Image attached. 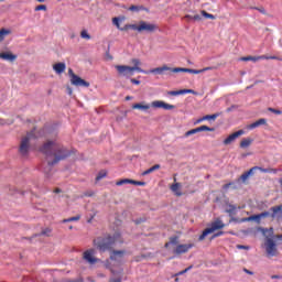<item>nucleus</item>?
<instances>
[{
    "instance_id": "f257e3e1",
    "label": "nucleus",
    "mask_w": 282,
    "mask_h": 282,
    "mask_svg": "<svg viewBox=\"0 0 282 282\" xmlns=\"http://www.w3.org/2000/svg\"><path fill=\"white\" fill-rule=\"evenodd\" d=\"M42 153L46 156L48 164L54 165L61 160H65L72 155V151L64 145H61L58 141H47L41 148Z\"/></svg>"
},
{
    "instance_id": "f03ea898",
    "label": "nucleus",
    "mask_w": 282,
    "mask_h": 282,
    "mask_svg": "<svg viewBox=\"0 0 282 282\" xmlns=\"http://www.w3.org/2000/svg\"><path fill=\"white\" fill-rule=\"evenodd\" d=\"M116 243H122V240L120 239V234H115L113 237L108 238H97L94 240V246L100 252H107V250H111Z\"/></svg>"
},
{
    "instance_id": "7ed1b4c3",
    "label": "nucleus",
    "mask_w": 282,
    "mask_h": 282,
    "mask_svg": "<svg viewBox=\"0 0 282 282\" xmlns=\"http://www.w3.org/2000/svg\"><path fill=\"white\" fill-rule=\"evenodd\" d=\"M165 248H167L173 254H186V252L193 248V243L182 245L177 237H173L167 243H165Z\"/></svg>"
},
{
    "instance_id": "20e7f679",
    "label": "nucleus",
    "mask_w": 282,
    "mask_h": 282,
    "mask_svg": "<svg viewBox=\"0 0 282 282\" xmlns=\"http://www.w3.org/2000/svg\"><path fill=\"white\" fill-rule=\"evenodd\" d=\"M126 28L139 33L147 32L148 34H153V32H158V24L147 21H140L137 24H128Z\"/></svg>"
},
{
    "instance_id": "39448f33",
    "label": "nucleus",
    "mask_w": 282,
    "mask_h": 282,
    "mask_svg": "<svg viewBox=\"0 0 282 282\" xmlns=\"http://www.w3.org/2000/svg\"><path fill=\"white\" fill-rule=\"evenodd\" d=\"M115 69H117L119 76H124L126 78L133 76V72H139L140 74H148L147 70L142 69L141 67H131L127 65H116Z\"/></svg>"
},
{
    "instance_id": "423d86ee",
    "label": "nucleus",
    "mask_w": 282,
    "mask_h": 282,
    "mask_svg": "<svg viewBox=\"0 0 282 282\" xmlns=\"http://www.w3.org/2000/svg\"><path fill=\"white\" fill-rule=\"evenodd\" d=\"M36 138V130L31 131L28 135L22 138L19 148L21 155H28V153H30V142Z\"/></svg>"
},
{
    "instance_id": "0eeeda50",
    "label": "nucleus",
    "mask_w": 282,
    "mask_h": 282,
    "mask_svg": "<svg viewBox=\"0 0 282 282\" xmlns=\"http://www.w3.org/2000/svg\"><path fill=\"white\" fill-rule=\"evenodd\" d=\"M226 225L223 224L221 220H215L212 223V226L203 231V234L199 236V241H204L208 235H213L215 230H221Z\"/></svg>"
},
{
    "instance_id": "6e6552de",
    "label": "nucleus",
    "mask_w": 282,
    "mask_h": 282,
    "mask_svg": "<svg viewBox=\"0 0 282 282\" xmlns=\"http://www.w3.org/2000/svg\"><path fill=\"white\" fill-rule=\"evenodd\" d=\"M68 76L70 78V85H74V87H89V83L74 74L72 68L68 69Z\"/></svg>"
},
{
    "instance_id": "1a4fd4ad",
    "label": "nucleus",
    "mask_w": 282,
    "mask_h": 282,
    "mask_svg": "<svg viewBox=\"0 0 282 282\" xmlns=\"http://www.w3.org/2000/svg\"><path fill=\"white\" fill-rule=\"evenodd\" d=\"M83 259L84 261H87V263H90V265H94V263H98L100 261V259L96 258V249L86 250Z\"/></svg>"
},
{
    "instance_id": "9d476101",
    "label": "nucleus",
    "mask_w": 282,
    "mask_h": 282,
    "mask_svg": "<svg viewBox=\"0 0 282 282\" xmlns=\"http://www.w3.org/2000/svg\"><path fill=\"white\" fill-rule=\"evenodd\" d=\"M124 254H127L124 250L110 251V261L113 262V265H118L119 263H122V259H124Z\"/></svg>"
},
{
    "instance_id": "9b49d317",
    "label": "nucleus",
    "mask_w": 282,
    "mask_h": 282,
    "mask_svg": "<svg viewBox=\"0 0 282 282\" xmlns=\"http://www.w3.org/2000/svg\"><path fill=\"white\" fill-rule=\"evenodd\" d=\"M264 248L269 257H276V242H274L272 238L267 239Z\"/></svg>"
},
{
    "instance_id": "f8f14e48",
    "label": "nucleus",
    "mask_w": 282,
    "mask_h": 282,
    "mask_svg": "<svg viewBox=\"0 0 282 282\" xmlns=\"http://www.w3.org/2000/svg\"><path fill=\"white\" fill-rule=\"evenodd\" d=\"M150 107H152L153 109H165L166 111L175 109V106L166 104L163 100H154L150 104Z\"/></svg>"
},
{
    "instance_id": "ddd939ff",
    "label": "nucleus",
    "mask_w": 282,
    "mask_h": 282,
    "mask_svg": "<svg viewBox=\"0 0 282 282\" xmlns=\"http://www.w3.org/2000/svg\"><path fill=\"white\" fill-rule=\"evenodd\" d=\"M270 216V212H264L258 215L249 216L245 218V221H254L256 224H261V219H265V217Z\"/></svg>"
},
{
    "instance_id": "4468645a",
    "label": "nucleus",
    "mask_w": 282,
    "mask_h": 282,
    "mask_svg": "<svg viewBox=\"0 0 282 282\" xmlns=\"http://www.w3.org/2000/svg\"><path fill=\"white\" fill-rule=\"evenodd\" d=\"M202 131H215V129L209 128L208 126H200L198 128L188 130L187 132H185V138H188L191 135H195V133H199Z\"/></svg>"
},
{
    "instance_id": "2eb2a0df",
    "label": "nucleus",
    "mask_w": 282,
    "mask_h": 282,
    "mask_svg": "<svg viewBox=\"0 0 282 282\" xmlns=\"http://www.w3.org/2000/svg\"><path fill=\"white\" fill-rule=\"evenodd\" d=\"M0 58L2 61H8L9 63H14L17 61V54H13L10 51L0 53Z\"/></svg>"
},
{
    "instance_id": "dca6fc26",
    "label": "nucleus",
    "mask_w": 282,
    "mask_h": 282,
    "mask_svg": "<svg viewBox=\"0 0 282 282\" xmlns=\"http://www.w3.org/2000/svg\"><path fill=\"white\" fill-rule=\"evenodd\" d=\"M270 216L272 219H281L282 217V206H275L270 209Z\"/></svg>"
},
{
    "instance_id": "f3484780",
    "label": "nucleus",
    "mask_w": 282,
    "mask_h": 282,
    "mask_svg": "<svg viewBox=\"0 0 282 282\" xmlns=\"http://www.w3.org/2000/svg\"><path fill=\"white\" fill-rule=\"evenodd\" d=\"M243 130H239L232 134H230L227 139L224 140V144L228 145V144H232V142L236 141L237 138H239L240 135H243Z\"/></svg>"
},
{
    "instance_id": "a211bd4d",
    "label": "nucleus",
    "mask_w": 282,
    "mask_h": 282,
    "mask_svg": "<svg viewBox=\"0 0 282 282\" xmlns=\"http://www.w3.org/2000/svg\"><path fill=\"white\" fill-rule=\"evenodd\" d=\"M67 69V65L63 62L59 63H55L53 65V70L55 72V74H57L58 76H61V74H64V72Z\"/></svg>"
},
{
    "instance_id": "6ab92c4d",
    "label": "nucleus",
    "mask_w": 282,
    "mask_h": 282,
    "mask_svg": "<svg viewBox=\"0 0 282 282\" xmlns=\"http://www.w3.org/2000/svg\"><path fill=\"white\" fill-rule=\"evenodd\" d=\"M164 72H171V67L163 65L161 67L152 68L149 72H147L145 74H159L160 76H162V74H164Z\"/></svg>"
},
{
    "instance_id": "aec40b11",
    "label": "nucleus",
    "mask_w": 282,
    "mask_h": 282,
    "mask_svg": "<svg viewBox=\"0 0 282 282\" xmlns=\"http://www.w3.org/2000/svg\"><path fill=\"white\" fill-rule=\"evenodd\" d=\"M12 34V29L10 28H2L0 29V43H3L8 36Z\"/></svg>"
},
{
    "instance_id": "412c9836",
    "label": "nucleus",
    "mask_w": 282,
    "mask_h": 282,
    "mask_svg": "<svg viewBox=\"0 0 282 282\" xmlns=\"http://www.w3.org/2000/svg\"><path fill=\"white\" fill-rule=\"evenodd\" d=\"M132 109H139V111H149V109H151V104H145L144 101L134 104Z\"/></svg>"
},
{
    "instance_id": "4be33fe9",
    "label": "nucleus",
    "mask_w": 282,
    "mask_h": 282,
    "mask_svg": "<svg viewBox=\"0 0 282 282\" xmlns=\"http://www.w3.org/2000/svg\"><path fill=\"white\" fill-rule=\"evenodd\" d=\"M217 118H219V113L207 115L200 119H197L195 121V124H199V123L204 122V120H217Z\"/></svg>"
},
{
    "instance_id": "5701e85b",
    "label": "nucleus",
    "mask_w": 282,
    "mask_h": 282,
    "mask_svg": "<svg viewBox=\"0 0 282 282\" xmlns=\"http://www.w3.org/2000/svg\"><path fill=\"white\" fill-rule=\"evenodd\" d=\"M171 191L174 192V194L177 195V197H182V184L174 183L171 186Z\"/></svg>"
},
{
    "instance_id": "b1692460",
    "label": "nucleus",
    "mask_w": 282,
    "mask_h": 282,
    "mask_svg": "<svg viewBox=\"0 0 282 282\" xmlns=\"http://www.w3.org/2000/svg\"><path fill=\"white\" fill-rule=\"evenodd\" d=\"M263 124H268V120H265V119L262 118V119H259L258 121H256V122L249 124V126H248V129H257V127H261V126H263Z\"/></svg>"
},
{
    "instance_id": "393cba45",
    "label": "nucleus",
    "mask_w": 282,
    "mask_h": 282,
    "mask_svg": "<svg viewBox=\"0 0 282 282\" xmlns=\"http://www.w3.org/2000/svg\"><path fill=\"white\" fill-rule=\"evenodd\" d=\"M263 58H265V55L262 56H247V57H241V61H252L253 63H257V61H263Z\"/></svg>"
},
{
    "instance_id": "a878e982",
    "label": "nucleus",
    "mask_w": 282,
    "mask_h": 282,
    "mask_svg": "<svg viewBox=\"0 0 282 282\" xmlns=\"http://www.w3.org/2000/svg\"><path fill=\"white\" fill-rule=\"evenodd\" d=\"M254 171H257V167H251L247 173L241 175L242 182H246L250 175H254Z\"/></svg>"
},
{
    "instance_id": "bb28decb",
    "label": "nucleus",
    "mask_w": 282,
    "mask_h": 282,
    "mask_svg": "<svg viewBox=\"0 0 282 282\" xmlns=\"http://www.w3.org/2000/svg\"><path fill=\"white\" fill-rule=\"evenodd\" d=\"M250 144H252V139H250V138L242 139V141L240 142V148L248 149V147H250Z\"/></svg>"
},
{
    "instance_id": "cd10ccee",
    "label": "nucleus",
    "mask_w": 282,
    "mask_h": 282,
    "mask_svg": "<svg viewBox=\"0 0 282 282\" xmlns=\"http://www.w3.org/2000/svg\"><path fill=\"white\" fill-rule=\"evenodd\" d=\"M122 20L120 19V18H113L112 19V23L116 25V28L118 29V30H131L130 28H124V29H122V28H120V22H121Z\"/></svg>"
},
{
    "instance_id": "c85d7f7f",
    "label": "nucleus",
    "mask_w": 282,
    "mask_h": 282,
    "mask_svg": "<svg viewBox=\"0 0 282 282\" xmlns=\"http://www.w3.org/2000/svg\"><path fill=\"white\" fill-rule=\"evenodd\" d=\"M158 170H160V164H155L154 166L148 169L147 171H144L142 173V175H149V174H151V173H153L154 171H158Z\"/></svg>"
},
{
    "instance_id": "c756f323",
    "label": "nucleus",
    "mask_w": 282,
    "mask_h": 282,
    "mask_svg": "<svg viewBox=\"0 0 282 282\" xmlns=\"http://www.w3.org/2000/svg\"><path fill=\"white\" fill-rule=\"evenodd\" d=\"M124 184H133V180L131 178H123V180H120L116 183L117 186H122Z\"/></svg>"
},
{
    "instance_id": "7c9ffc66",
    "label": "nucleus",
    "mask_w": 282,
    "mask_h": 282,
    "mask_svg": "<svg viewBox=\"0 0 282 282\" xmlns=\"http://www.w3.org/2000/svg\"><path fill=\"white\" fill-rule=\"evenodd\" d=\"M80 37L82 39H86V41H89L91 39V35H89V33L87 32V30H83L80 32Z\"/></svg>"
},
{
    "instance_id": "2f4dec72",
    "label": "nucleus",
    "mask_w": 282,
    "mask_h": 282,
    "mask_svg": "<svg viewBox=\"0 0 282 282\" xmlns=\"http://www.w3.org/2000/svg\"><path fill=\"white\" fill-rule=\"evenodd\" d=\"M104 177H107V172L105 171L99 172L96 177V182H100V180H104Z\"/></svg>"
},
{
    "instance_id": "473e14b6",
    "label": "nucleus",
    "mask_w": 282,
    "mask_h": 282,
    "mask_svg": "<svg viewBox=\"0 0 282 282\" xmlns=\"http://www.w3.org/2000/svg\"><path fill=\"white\" fill-rule=\"evenodd\" d=\"M186 73H187V74H204V70H202V69H191V68H187Z\"/></svg>"
},
{
    "instance_id": "72a5a7b5",
    "label": "nucleus",
    "mask_w": 282,
    "mask_h": 282,
    "mask_svg": "<svg viewBox=\"0 0 282 282\" xmlns=\"http://www.w3.org/2000/svg\"><path fill=\"white\" fill-rule=\"evenodd\" d=\"M129 10H130L131 12H140V10H143V8H142V7H138V6H131V7L129 8Z\"/></svg>"
},
{
    "instance_id": "f704fd0d",
    "label": "nucleus",
    "mask_w": 282,
    "mask_h": 282,
    "mask_svg": "<svg viewBox=\"0 0 282 282\" xmlns=\"http://www.w3.org/2000/svg\"><path fill=\"white\" fill-rule=\"evenodd\" d=\"M185 19H189V20H194V21H199V19H202V17H199V14L186 15Z\"/></svg>"
},
{
    "instance_id": "c9c22d12",
    "label": "nucleus",
    "mask_w": 282,
    "mask_h": 282,
    "mask_svg": "<svg viewBox=\"0 0 282 282\" xmlns=\"http://www.w3.org/2000/svg\"><path fill=\"white\" fill-rule=\"evenodd\" d=\"M131 63H132V65H134V66H132V67H140V65H142V63L140 62L139 58H133V59L131 61Z\"/></svg>"
},
{
    "instance_id": "e433bc0d",
    "label": "nucleus",
    "mask_w": 282,
    "mask_h": 282,
    "mask_svg": "<svg viewBox=\"0 0 282 282\" xmlns=\"http://www.w3.org/2000/svg\"><path fill=\"white\" fill-rule=\"evenodd\" d=\"M171 70L174 73V74H178V72H187V68H182V67H176V68H171Z\"/></svg>"
},
{
    "instance_id": "4c0bfd02",
    "label": "nucleus",
    "mask_w": 282,
    "mask_h": 282,
    "mask_svg": "<svg viewBox=\"0 0 282 282\" xmlns=\"http://www.w3.org/2000/svg\"><path fill=\"white\" fill-rule=\"evenodd\" d=\"M202 14L205 17V19H215V15H213L206 11H202Z\"/></svg>"
},
{
    "instance_id": "58836bf2",
    "label": "nucleus",
    "mask_w": 282,
    "mask_h": 282,
    "mask_svg": "<svg viewBox=\"0 0 282 282\" xmlns=\"http://www.w3.org/2000/svg\"><path fill=\"white\" fill-rule=\"evenodd\" d=\"M253 169H256V171H260V173H270V170H268V169H262L259 166H254Z\"/></svg>"
},
{
    "instance_id": "ea45409f",
    "label": "nucleus",
    "mask_w": 282,
    "mask_h": 282,
    "mask_svg": "<svg viewBox=\"0 0 282 282\" xmlns=\"http://www.w3.org/2000/svg\"><path fill=\"white\" fill-rule=\"evenodd\" d=\"M134 186H147V183L140 181H133L132 183Z\"/></svg>"
},
{
    "instance_id": "a19ab883",
    "label": "nucleus",
    "mask_w": 282,
    "mask_h": 282,
    "mask_svg": "<svg viewBox=\"0 0 282 282\" xmlns=\"http://www.w3.org/2000/svg\"><path fill=\"white\" fill-rule=\"evenodd\" d=\"M237 248H238V250H249L250 249L249 246H243V245H238Z\"/></svg>"
},
{
    "instance_id": "79ce46f5",
    "label": "nucleus",
    "mask_w": 282,
    "mask_h": 282,
    "mask_svg": "<svg viewBox=\"0 0 282 282\" xmlns=\"http://www.w3.org/2000/svg\"><path fill=\"white\" fill-rule=\"evenodd\" d=\"M36 11H41V10H47V7H45V4H40L35 8Z\"/></svg>"
},
{
    "instance_id": "37998d69",
    "label": "nucleus",
    "mask_w": 282,
    "mask_h": 282,
    "mask_svg": "<svg viewBox=\"0 0 282 282\" xmlns=\"http://www.w3.org/2000/svg\"><path fill=\"white\" fill-rule=\"evenodd\" d=\"M269 111H271L272 113H276V116H281V110L269 108Z\"/></svg>"
},
{
    "instance_id": "c03bdc74",
    "label": "nucleus",
    "mask_w": 282,
    "mask_h": 282,
    "mask_svg": "<svg viewBox=\"0 0 282 282\" xmlns=\"http://www.w3.org/2000/svg\"><path fill=\"white\" fill-rule=\"evenodd\" d=\"M169 94L170 96H180V90H172Z\"/></svg>"
},
{
    "instance_id": "a18cd8bd",
    "label": "nucleus",
    "mask_w": 282,
    "mask_h": 282,
    "mask_svg": "<svg viewBox=\"0 0 282 282\" xmlns=\"http://www.w3.org/2000/svg\"><path fill=\"white\" fill-rule=\"evenodd\" d=\"M79 219H80V216H75V217L68 218V221H78Z\"/></svg>"
},
{
    "instance_id": "49530a36",
    "label": "nucleus",
    "mask_w": 282,
    "mask_h": 282,
    "mask_svg": "<svg viewBox=\"0 0 282 282\" xmlns=\"http://www.w3.org/2000/svg\"><path fill=\"white\" fill-rule=\"evenodd\" d=\"M186 94H193L194 96H197V93L193 89H185Z\"/></svg>"
},
{
    "instance_id": "de8ad7c7",
    "label": "nucleus",
    "mask_w": 282,
    "mask_h": 282,
    "mask_svg": "<svg viewBox=\"0 0 282 282\" xmlns=\"http://www.w3.org/2000/svg\"><path fill=\"white\" fill-rule=\"evenodd\" d=\"M264 58L265 59H271V61H279V57H276V56H270V57H268V56H264Z\"/></svg>"
},
{
    "instance_id": "09e8293b",
    "label": "nucleus",
    "mask_w": 282,
    "mask_h": 282,
    "mask_svg": "<svg viewBox=\"0 0 282 282\" xmlns=\"http://www.w3.org/2000/svg\"><path fill=\"white\" fill-rule=\"evenodd\" d=\"M188 270H191V267L187 268V269H185V270H183V271H181V272H178L177 275H180V274H186V272H188Z\"/></svg>"
},
{
    "instance_id": "8fccbe9b",
    "label": "nucleus",
    "mask_w": 282,
    "mask_h": 282,
    "mask_svg": "<svg viewBox=\"0 0 282 282\" xmlns=\"http://www.w3.org/2000/svg\"><path fill=\"white\" fill-rule=\"evenodd\" d=\"M131 80V83L133 84V85H140V80H138V79H130Z\"/></svg>"
},
{
    "instance_id": "3c124183",
    "label": "nucleus",
    "mask_w": 282,
    "mask_h": 282,
    "mask_svg": "<svg viewBox=\"0 0 282 282\" xmlns=\"http://www.w3.org/2000/svg\"><path fill=\"white\" fill-rule=\"evenodd\" d=\"M256 10H259L261 12V14H265V9H263V8H256Z\"/></svg>"
},
{
    "instance_id": "603ef678",
    "label": "nucleus",
    "mask_w": 282,
    "mask_h": 282,
    "mask_svg": "<svg viewBox=\"0 0 282 282\" xmlns=\"http://www.w3.org/2000/svg\"><path fill=\"white\" fill-rule=\"evenodd\" d=\"M50 232H51V230H50V229H45V230H43V231H42V235L47 236V235H50Z\"/></svg>"
},
{
    "instance_id": "864d4df0",
    "label": "nucleus",
    "mask_w": 282,
    "mask_h": 282,
    "mask_svg": "<svg viewBox=\"0 0 282 282\" xmlns=\"http://www.w3.org/2000/svg\"><path fill=\"white\" fill-rule=\"evenodd\" d=\"M183 94H186V89L178 90V96H183Z\"/></svg>"
},
{
    "instance_id": "5fc2aeb1",
    "label": "nucleus",
    "mask_w": 282,
    "mask_h": 282,
    "mask_svg": "<svg viewBox=\"0 0 282 282\" xmlns=\"http://www.w3.org/2000/svg\"><path fill=\"white\" fill-rule=\"evenodd\" d=\"M209 69H213V67H205V68H203V69H200V72H209Z\"/></svg>"
},
{
    "instance_id": "6e6d98bb",
    "label": "nucleus",
    "mask_w": 282,
    "mask_h": 282,
    "mask_svg": "<svg viewBox=\"0 0 282 282\" xmlns=\"http://www.w3.org/2000/svg\"><path fill=\"white\" fill-rule=\"evenodd\" d=\"M221 235H224V232L220 231V232L214 235L213 238L215 239V237H221Z\"/></svg>"
},
{
    "instance_id": "4d7b16f0",
    "label": "nucleus",
    "mask_w": 282,
    "mask_h": 282,
    "mask_svg": "<svg viewBox=\"0 0 282 282\" xmlns=\"http://www.w3.org/2000/svg\"><path fill=\"white\" fill-rule=\"evenodd\" d=\"M67 93H68L69 96H72V94H73L72 88L67 87Z\"/></svg>"
},
{
    "instance_id": "13d9d810",
    "label": "nucleus",
    "mask_w": 282,
    "mask_h": 282,
    "mask_svg": "<svg viewBox=\"0 0 282 282\" xmlns=\"http://www.w3.org/2000/svg\"><path fill=\"white\" fill-rule=\"evenodd\" d=\"M126 100H133V97L127 96V97H126Z\"/></svg>"
},
{
    "instance_id": "bf43d9fd",
    "label": "nucleus",
    "mask_w": 282,
    "mask_h": 282,
    "mask_svg": "<svg viewBox=\"0 0 282 282\" xmlns=\"http://www.w3.org/2000/svg\"><path fill=\"white\" fill-rule=\"evenodd\" d=\"M230 187V184H226V185H224V189L226 191L227 188H229Z\"/></svg>"
},
{
    "instance_id": "052dcab7",
    "label": "nucleus",
    "mask_w": 282,
    "mask_h": 282,
    "mask_svg": "<svg viewBox=\"0 0 282 282\" xmlns=\"http://www.w3.org/2000/svg\"><path fill=\"white\" fill-rule=\"evenodd\" d=\"M106 267L111 268V264H109V260L106 261Z\"/></svg>"
},
{
    "instance_id": "680f3d73",
    "label": "nucleus",
    "mask_w": 282,
    "mask_h": 282,
    "mask_svg": "<svg viewBox=\"0 0 282 282\" xmlns=\"http://www.w3.org/2000/svg\"><path fill=\"white\" fill-rule=\"evenodd\" d=\"M62 221H63V224H67V223H69V218L64 219V220H62Z\"/></svg>"
},
{
    "instance_id": "e2e57ef3",
    "label": "nucleus",
    "mask_w": 282,
    "mask_h": 282,
    "mask_svg": "<svg viewBox=\"0 0 282 282\" xmlns=\"http://www.w3.org/2000/svg\"><path fill=\"white\" fill-rule=\"evenodd\" d=\"M40 3H43L45 0H37Z\"/></svg>"
},
{
    "instance_id": "0e129e2a",
    "label": "nucleus",
    "mask_w": 282,
    "mask_h": 282,
    "mask_svg": "<svg viewBox=\"0 0 282 282\" xmlns=\"http://www.w3.org/2000/svg\"><path fill=\"white\" fill-rule=\"evenodd\" d=\"M246 272H247L248 274H252V272H250V271H248V270H246Z\"/></svg>"
},
{
    "instance_id": "69168bd1",
    "label": "nucleus",
    "mask_w": 282,
    "mask_h": 282,
    "mask_svg": "<svg viewBox=\"0 0 282 282\" xmlns=\"http://www.w3.org/2000/svg\"><path fill=\"white\" fill-rule=\"evenodd\" d=\"M55 193H61V189H56Z\"/></svg>"
},
{
    "instance_id": "338daca9",
    "label": "nucleus",
    "mask_w": 282,
    "mask_h": 282,
    "mask_svg": "<svg viewBox=\"0 0 282 282\" xmlns=\"http://www.w3.org/2000/svg\"><path fill=\"white\" fill-rule=\"evenodd\" d=\"M73 228H74V227L70 226V227H69V230H72Z\"/></svg>"
}]
</instances>
